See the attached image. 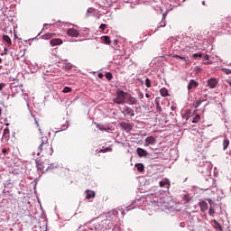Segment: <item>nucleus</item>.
Returning <instances> with one entry per match:
<instances>
[{
  "label": "nucleus",
  "instance_id": "obj_1",
  "mask_svg": "<svg viewBox=\"0 0 231 231\" xmlns=\"http://www.w3.org/2000/svg\"><path fill=\"white\" fill-rule=\"evenodd\" d=\"M37 156L49 157L53 154V146L48 140V136H42L38 141Z\"/></svg>",
  "mask_w": 231,
  "mask_h": 231
},
{
  "label": "nucleus",
  "instance_id": "obj_2",
  "mask_svg": "<svg viewBox=\"0 0 231 231\" xmlns=\"http://www.w3.org/2000/svg\"><path fill=\"white\" fill-rule=\"evenodd\" d=\"M125 96L126 92H124V90H117L116 93V97L113 98V103L123 106L125 104Z\"/></svg>",
  "mask_w": 231,
  "mask_h": 231
},
{
  "label": "nucleus",
  "instance_id": "obj_3",
  "mask_svg": "<svg viewBox=\"0 0 231 231\" xmlns=\"http://www.w3.org/2000/svg\"><path fill=\"white\" fill-rule=\"evenodd\" d=\"M123 115H125V116H134V109L125 106L123 107V111H122Z\"/></svg>",
  "mask_w": 231,
  "mask_h": 231
},
{
  "label": "nucleus",
  "instance_id": "obj_4",
  "mask_svg": "<svg viewBox=\"0 0 231 231\" xmlns=\"http://www.w3.org/2000/svg\"><path fill=\"white\" fill-rule=\"evenodd\" d=\"M125 102L130 106H134V104H136V98L131 96V94L126 92Z\"/></svg>",
  "mask_w": 231,
  "mask_h": 231
},
{
  "label": "nucleus",
  "instance_id": "obj_5",
  "mask_svg": "<svg viewBox=\"0 0 231 231\" xmlns=\"http://www.w3.org/2000/svg\"><path fill=\"white\" fill-rule=\"evenodd\" d=\"M67 35H69V37H79V35H80V32L77 29L69 28L67 31Z\"/></svg>",
  "mask_w": 231,
  "mask_h": 231
},
{
  "label": "nucleus",
  "instance_id": "obj_6",
  "mask_svg": "<svg viewBox=\"0 0 231 231\" xmlns=\"http://www.w3.org/2000/svg\"><path fill=\"white\" fill-rule=\"evenodd\" d=\"M153 143H156V139L153 136H148L145 139L144 146L149 147V145H152Z\"/></svg>",
  "mask_w": 231,
  "mask_h": 231
},
{
  "label": "nucleus",
  "instance_id": "obj_7",
  "mask_svg": "<svg viewBox=\"0 0 231 231\" xmlns=\"http://www.w3.org/2000/svg\"><path fill=\"white\" fill-rule=\"evenodd\" d=\"M36 165H37V169H39V171H44V169L46 171H48V169H50V164L44 165V162H41V161L37 160L36 161Z\"/></svg>",
  "mask_w": 231,
  "mask_h": 231
},
{
  "label": "nucleus",
  "instance_id": "obj_8",
  "mask_svg": "<svg viewBox=\"0 0 231 231\" xmlns=\"http://www.w3.org/2000/svg\"><path fill=\"white\" fill-rule=\"evenodd\" d=\"M216 86H217V79L211 78L210 79L208 80V87L210 89H214V88H216Z\"/></svg>",
  "mask_w": 231,
  "mask_h": 231
},
{
  "label": "nucleus",
  "instance_id": "obj_9",
  "mask_svg": "<svg viewBox=\"0 0 231 231\" xmlns=\"http://www.w3.org/2000/svg\"><path fill=\"white\" fill-rule=\"evenodd\" d=\"M51 46H60L62 44V40L56 38L50 41Z\"/></svg>",
  "mask_w": 231,
  "mask_h": 231
},
{
  "label": "nucleus",
  "instance_id": "obj_10",
  "mask_svg": "<svg viewBox=\"0 0 231 231\" xmlns=\"http://www.w3.org/2000/svg\"><path fill=\"white\" fill-rule=\"evenodd\" d=\"M121 127L124 131H131L133 129V125L129 123H121Z\"/></svg>",
  "mask_w": 231,
  "mask_h": 231
},
{
  "label": "nucleus",
  "instance_id": "obj_11",
  "mask_svg": "<svg viewBox=\"0 0 231 231\" xmlns=\"http://www.w3.org/2000/svg\"><path fill=\"white\" fill-rule=\"evenodd\" d=\"M137 154L140 158H143V156H147V151L143 148H137Z\"/></svg>",
  "mask_w": 231,
  "mask_h": 231
},
{
  "label": "nucleus",
  "instance_id": "obj_12",
  "mask_svg": "<svg viewBox=\"0 0 231 231\" xmlns=\"http://www.w3.org/2000/svg\"><path fill=\"white\" fill-rule=\"evenodd\" d=\"M198 86V82L196 80L191 79L188 85V89L190 91V89H196V87Z\"/></svg>",
  "mask_w": 231,
  "mask_h": 231
},
{
  "label": "nucleus",
  "instance_id": "obj_13",
  "mask_svg": "<svg viewBox=\"0 0 231 231\" xmlns=\"http://www.w3.org/2000/svg\"><path fill=\"white\" fill-rule=\"evenodd\" d=\"M85 193L87 194L86 199H91V198H95V196H96L95 191L90 190V189H87V190L85 191Z\"/></svg>",
  "mask_w": 231,
  "mask_h": 231
},
{
  "label": "nucleus",
  "instance_id": "obj_14",
  "mask_svg": "<svg viewBox=\"0 0 231 231\" xmlns=\"http://www.w3.org/2000/svg\"><path fill=\"white\" fill-rule=\"evenodd\" d=\"M199 208L201 212H207V210H208V204H207L205 201H202L199 203Z\"/></svg>",
  "mask_w": 231,
  "mask_h": 231
},
{
  "label": "nucleus",
  "instance_id": "obj_15",
  "mask_svg": "<svg viewBox=\"0 0 231 231\" xmlns=\"http://www.w3.org/2000/svg\"><path fill=\"white\" fill-rule=\"evenodd\" d=\"M3 138H5V140H8V138H10V129L8 127L4 129Z\"/></svg>",
  "mask_w": 231,
  "mask_h": 231
},
{
  "label": "nucleus",
  "instance_id": "obj_16",
  "mask_svg": "<svg viewBox=\"0 0 231 231\" xmlns=\"http://www.w3.org/2000/svg\"><path fill=\"white\" fill-rule=\"evenodd\" d=\"M3 41L6 42L7 46H12V39L8 35H4L3 36Z\"/></svg>",
  "mask_w": 231,
  "mask_h": 231
},
{
  "label": "nucleus",
  "instance_id": "obj_17",
  "mask_svg": "<svg viewBox=\"0 0 231 231\" xmlns=\"http://www.w3.org/2000/svg\"><path fill=\"white\" fill-rule=\"evenodd\" d=\"M162 97H169V90L166 88H162L160 90Z\"/></svg>",
  "mask_w": 231,
  "mask_h": 231
},
{
  "label": "nucleus",
  "instance_id": "obj_18",
  "mask_svg": "<svg viewBox=\"0 0 231 231\" xmlns=\"http://www.w3.org/2000/svg\"><path fill=\"white\" fill-rule=\"evenodd\" d=\"M228 145H230V141L228 139H224L223 151H226V149H228Z\"/></svg>",
  "mask_w": 231,
  "mask_h": 231
},
{
  "label": "nucleus",
  "instance_id": "obj_19",
  "mask_svg": "<svg viewBox=\"0 0 231 231\" xmlns=\"http://www.w3.org/2000/svg\"><path fill=\"white\" fill-rule=\"evenodd\" d=\"M135 167H136L138 172H143V171L145 169V167L142 163L135 164Z\"/></svg>",
  "mask_w": 231,
  "mask_h": 231
},
{
  "label": "nucleus",
  "instance_id": "obj_20",
  "mask_svg": "<svg viewBox=\"0 0 231 231\" xmlns=\"http://www.w3.org/2000/svg\"><path fill=\"white\" fill-rule=\"evenodd\" d=\"M165 185H168L169 187H171V181L169 180H166L164 181H160L159 182V186L161 188L165 187Z\"/></svg>",
  "mask_w": 231,
  "mask_h": 231
},
{
  "label": "nucleus",
  "instance_id": "obj_21",
  "mask_svg": "<svg viewBox=\"0 0 231 231\" xmlns=\"http://www.w3.org/2000/svg\"><path fill=\"white\" fill-rule=\"evenodd\" d=\"M200 120H201V116L196 115V116L193 117L192 124H198Z\"/></svg>",
  "mask_w": 231,
  "mask_h": 231
},
{
  "label": "nucleus",
  "instance_id": "obj_22",
  "mask_svg": "<svg viewBox=\"0 0 231 231\" xmlns=\"http://www.w3.org/2000/svg\"><path fill=\"white\" fill-rule=\"evenodd\" d=\"M204 101H205V100H203V99H201V98L198 99V100L193 104L194 107H196V108L199 107V106H201V103L204 102Z\"/></svg>",
  "mask_w": 231,
  "mask_h": 231
},
{
  "label": "nucleus",
  "instance_id": "obj_23",
  "mask_svg": "<svg viewBox=\"0 0 231 231\" xmlns=\"http://www.w3.org/2000/svg\"><path fill=\"white\" fill-rule=\"evenodd\" d=\"M103 41L105 44H111V39L109 38V36H103Z\"/></svg>",
  "mask_w": 231,
  "mask_h": 231
},
{
  "label": "nucleus",
  "instance_id": "obj_24",
  "mask_svg": "<svg viewBox=\"0 0 231 231\" xmlns=\"http://www.w3.org/2000/svg\"><path fill=\"white\" fill-rule=\"evenodd\" d=\"M213 223L216 225L217 228H218V230L223 231V227L221 226V224H219V222H217V220L214 219Z\"/></svg>",
  "mask_w": 231,
  "mask_h": 231
},
{
  "label": "nucleus",
  "instance_id": "obj_25",
  "mask_svg": "<svg viewBox=\"0 0 231 231\" xmlns=\"http://www.w3.org/2000/svg\"><path fill=\"white\" fill-rule=\"evenodd\" d=\"M100 228H101V226H100V223H97V224H94L93 226H92V228H91V230H100Z\"/></svg>",
  "mask_w": 231,
  "mask_h": 231
},
{
  "label": "nucleus",
  "instance_id": "obj_26",
  "mask_svg": "<svg viewBox=\"0 0 231 231\" xmlns=\"http://www.w3.org/2000/svg\"><path fill=\"white\" fill-rule=\"evenodd\" d=\"M113 151V148L106 147L105 149H101L99 152H111Z\"/></svg>",
  "mask_w": 231,
  "mask_h": 231
},
{
  "label": "nucleus",
  "instance_id": "obj_27",
  "mask_svg": "<svg viewBox=\"0 0 231 231\" xmlns=\"http://www.w3.org/2000/svg\"><path fill=\"white\" fill-rule=\"evenodd\" d=\"M173 57H174V59H180V60H183L184 62H188V60H187V58L181 57L180 55H174Z\"/></svg>",
  "mask_w": 231,
  "mask_h": 231
},
{
  "label": "nucleus",
  "instance_id": "obj_28",
  "mask_svg": "<svg viewBox=\"0 0 231 231\" xmlns=\"http://www.w3.org/2000/svg\"><path fill=\"white\" fill-rule=\"evenodd\" d=\"M192 57L193 59H198V58L201 59V57H203V54L201 52L194 53Z\"/></svg>",
  "mask_w": 231,
  "mask_h": 231
},
{
  "label": "nucleus",
  "instance_id": "obj_29",
  "mask_svg": "<svg viewBox=\"0 0 231 231\" xmlns=\"http://www.w3.org/2000/svg\"><path fill=\"white\" fill-rule=\"evenodd\" d=\"M72 89L69 87H65L62 90V93H71Z\"/></svg>",
  "mask_w": 231,
  "mask_h": 231
},
{
  "label": "nucleus",
  "instance_id": "obj_30",
  "mask_svg": "<svg viewBox=\"0 0 231 231\" xmlns=\"http://www.w3.org/2000/svg\"><path fill=\"white\" fill-rule=\"evenodd\" d=\"M53 35H55V34H53V33H51V32H48V33H46V34L43 36V39H51V37H53Z\"/></svg>",
  "mask_w": 231,
  "mask_h": 231
},
{
  "label": "nucleus",
  "instance_id": "obj_31",
  "mask_svg": "<svg viewBox=\"0 0 231 231\" xmlns=\"http://www.w3.org/2000/svg\"><path fill=\"white\" fill-rule=\"evenodd\" d=\"M208 214L209 216L214 217V214H216V211L214 210V208H212V207L209 208Z\"/></svg>",
  "mask_w": 231,
  "mask_h": 231
},
{
  "label": "nucleus",
  "instance_id": "obj_32",
  "mask_svg": "<svg viewBox=\"0 0 231 231\" xmlns=\"http://www.w3.org/2000/svg\"><path fill=\"white\" fill-rule=\"evenodd\" d=\"M106 79H107V80H111V79H113V74L111 72L106 73Z\"/></svg>",
  "mask_w": 231,
  "mask_h": 231
},
{
  "label": "nucleus",
  "instance_id": "obj_33",
  "mask_svg": "<svg viewBox=\"0 0 231 231\" xmlns=\"http://www.w3.org/2000/svg\"><path fill=\"white\" fill-rule=\"evenodd\" d=\"M96 125L99 131H106V127L102 126L100 124H97Z\"/></svg>",
  "mask_w": 231,
  "mask_h": 231
},
{
  "label": "nucleus",
  "instance_id": "obj_34",
  "mask_svg": "<svg viewBox=\"0 0 231 231\" xmlns=\"http://www.w3.org/2000/svg\"><path fill=\"white\" fill-rule=\"evenodd\" d=\"M222 71H223L226 75H231V69H222Z\"/></svg>",
  "mask_w": 231,
  "mask_h": 231
},
{
  "label": "nucleus",
  "instance_id": "obj_35",
  "mask_svg": "<svg viewBox=\"0 0 231 231\" xmlns=\"http://www.w3.org/2000/svg\"><path fill=\"white\" fill-rule=\"evenodd\" d=\"M145 86L146 88H151V79H149V78L145 79Z\"/></svg>",
  "mask_w": 231,
  "mask_h": 231
},
{
  "label": "nucleus",
  "instance_id": "obj_36",
  "mask_svg": "<svg viewBox=\"0 0 231 231\" xmlns=\"http://www.w3.org/2000/svg\"><path fill=\"white\" fill-rule=\"evenodd\" d=\"M183 199H184V201L189 203V201H190V197L189 195H184Z\"/></svg>",
  "mask_w": 231,
  "mask_h": 231
},
{
  "label": "nucleus",
  "instance_id": "obj_37",
  "mask_svg": "<svg viewBox=\"0 0 231 231\" xmlns=\"http://www.w3.org/2000/svg\"><path fill=\"white\" fill-rule=\"evenodd\" d=\"M100 30L104 31L106 30V28H107V25L106 23H102L100 26H99Z\"/></svg>",
  "mask_w": 231,
  "mask_h": 231
},
{
  "label": "nucleus",
  "instance_id": "obj_38",
  "mask_svg": "<svg viewBox=\"0 0 231 231\" xmlns=\"http://www.w3.org/2000/svg\"><path fill=\"white\" fill-rule=\"evenodd\" d=\"M165 26H166L165 21L162 20V21L161 22L160 27H161V28H165Z\"/></svg>",
  "mask_w": 231,
  "mask_h": 231
},
{
  "label": "nucleus",
  "instance_id": "obj_39",
  "mask_svg": "<svg viewBox=\"0 0 231 231\" xmlns=\"http://www.w3.org/2000/svg\"><path fill=\"white\" fill-rule=\"evenodd\" d=\"M208 59H210V56H208V54H206V55L204 56V60H208Z\"/></svg>",
  "mask_w": 231,
  "mask_h": 231
},
{
  "label": "nucleus",
  "instance_id": "obj_40",
  "mask_svg": "<svg viewBox=\"0 0 231 231\" xmlns=\"http://www.w3.org/2000/svg\"><path fill=\"white\" fill-rule=\"evenodd\" d=\"M88 14H93V8H88Z\"/></svg>",
  "mask_w": 231,
  "mask_h": 231
},
{
  "label": "nucleus",
  "instance_id": "obj_41",
  "mask_svg": "<svg viewBox=\"0 0 231 231\" xmlns=\"http://www.w3.org/2000/svg\"><path fill=\"white\" fill-rule=\"evenodd\" d=\"M3 88H5V83H0V91L3 90Z\"/></svg>",
  "mask_w": 231,
  "mask_h": 231
},
{
  "label": "nucleus",
  "instance_id": "obj_42",
  "mask_svg": "<svg viewBox=\"0 0 231 231\" xmlns=\"http://www.w3.org/2000/svg\"><path fill=\"white\" fill-rule=\"evenodd\" d=\"M2 152H3L4 154H6V152H7L6 149H5V148H3V149H2Z\"/></svg>",
  "mask_w": 231,
  "mask_h": 231
},
{
  "label": "nucleus",
  "instance_id": "obj_43",
  "mask_svg": "<svg viewBox=\"0 0 231 231\" xmlns=\"http://www.w3.org/2000/svg\"><path fill=\"white\" fill-rule=\"evenodd\" d=\"M165 17H167V14H162V21H165Z\"/></svg>",
  "mask_w": 231,
  "mask_h": 231
},
{
  "label": "nucleus",
  "instance_id": "obj_44",
  "mask_svg": "<svg viewBox=\"0 0 231 231\" xmlns=\"http://www.w3.org/2000/svg\"><path fill=\"white\" fill-rule=\"evenodd\" d=\"M226 84H229L231 86V80L230 79H226Z\"/></svg>",
  "mask_w": 231,
  "mask_h": 231
},
{
  "label": "nucleus",
  "instance_id": "obj_45",
  "mask_svg": "<svg viewBox=\"0 0 231 231\" xmlns=\"http://www.w3.org/2000/svg\"><path fill=\"white\" fill-rule=\"evenodd\" d=\"M67 69H71V65H70V64H69V65L67 66Z\"/></svg>",
  "mask_w": 231,
  "mask_h": 231
},
{
  "label": "nucleus",
  "instance_id": "obj_46",
  "mask_svg": "<svg viewBox=\"0 0 231 231\" xmlns=\"http://www.w3.org/2000/svg\"><path fill=\"white\" fill-rule=\"evenodd\" d=\"M146 98H151V95L145 94Z\"/></svg>",
  "mask_w": 231,
  "mask_h": 231
},
{
  "label": "nucleus",
  "instance_id": "obj_47",
  "mask_svg": "<svg viewBox=\"0 0 231 231\" xmlns=\"http://www.w3.org/2000/svg\"><path fill=\"white\" fill-rule=\"evenodd\" d=\"M103 77H104V76H103L101 73L98 74V78H99V79H102Z\"/></svg>",
  "mask_w": 231,
  "mask_h": 231
},
{
  "label": "nucleus",
  "instance_id": "obj_48",
  "mask_svg": "<svg viewBox=\"0 0 231 231\" xmlns=\"http://www.w3.org/2000/svg\"><path fill=\"white\" fill-rule=\"evenodd\" d=\"M174 110H176V106H171V111H174Z\"/></svg>",
  "mask_w": 231,
  "mask_h": 231
},
{
  "label": "nucleus",
  "instance_id": "obj_49",
  "mask_svg": "<svg viewBox=\"0 0 231 231\" xmlns=\"http://www.w3.org/2000/svg\"><path fill=\"white\" fill-rule=\"evenodd\" d=\"M140 98H143V94H141V95H140Z\"/></svg>",
  "mask_w": 231,
  "mask_h": 231
},
{
  "label": "nucleus",
  "instance_id": "obj_50",
  "mask_svg": "<svg viewBox=\"0 0 231 231\" xmlns=\"http://www.w3.org/2000/svg\"><path fill=\"white\" fill-rule=\"evenodd\" d=\"M156 106H157V107L160 106V103H159V102H156Z\"/></svg>",
  "mask_w": 231,
  "mask_h": 231
},
{
  "label": "nucleus",
  "instance_id": "obj_51",
  "mask_svg": "<svg viewBox=\"0 0 231 231\" xmlns=\"http://www.w3.org/2000/svg\"><path fill=\"white\" fill-rule=\"evenodd\" d=\"M208 203H210V204L212 203V200H211V199H208Z\"/></svg>",
  "mask_w": 231,
  "mask_h": 231
},
{
  "label": "nucleus",
  "instance_id": "obj_52",
  "mask_svg": "<svg viewBox=\"0 0 231 231\" xmlns=\"http://www.w3.org/2000/svg\"><path fill=\"white\" fill-rule=\"evenodd\" d=\"M1 62H3V59L0 58V64H1Z\"/></svg>",
  "mask_w": 231,
  "mask_h": 231
},
{
  "label": "nucleus",
  "instance_id": "obj_53",
  "mask_svg": "<svg viewBox=\"0 0 231 231\" xmlns=\"http://www.w3.org/2000/svg\"><path fill=\"white\" fill-rule=\"evenodd\" d=\"M1 113H3V110H2L1 107H0V115H1Z\"/></svg>",
  "mask_w": 231,
  "mask_h": 231
},
{
  "label": "nucleus",
  "instance_id": "obj_54",
  "mask_svg": "<svg viewBox=\"0 0 231 231\" xmlns=\"http://www.w3.org/2000/svg\"><path fill=\"white\" fill-rule=\"evenodd\" d=\"M3 193H4V194H5V193H6V191L4 189V190H3Z\"/></svg>",
  "mask_w": 231,
  "mask_h": 231
},
{
  "label": "nucleus",
  "instance_id": "obj_55",
  "mask_svg": "<svg viewBox=\"0 0 231 231\" xmlns=\"http://www.w3.org/2000/svg\"><path fill=\"white\" fill-rule=\"evenodd\" d=\"M35 122H36L37 125H39V124L37 123V121H35Z\"/></svg>",
  "mask_w": 231,
  "mask_h": 231
}]
</instances>
